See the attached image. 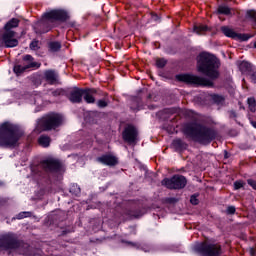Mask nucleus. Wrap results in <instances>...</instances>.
<instances>
[{"label": "nucleus", "instance_id": "nucleus-24", "mask_svg": "<svg viewBox=\"0 0 256 256\" xmlns=\"http://www.w3.org/2000/svg\"><path fill=\"white\" fill-rule=\"evenodd\" d=\"M212 99L217 105H223L225 103V98L221 95L214 94L212 95Z\"/></svg>", "mask_w": 256, "mask_h": 256}, {"label": "nucleus", "instance_id": "nucleus-31", "mask_svg": "<svg viewBox=\"0 0 256 256\" xmlns=\"http://www.w3.org/2000/svg\"><path fill=\"white\" fill-rule=\"evenodd\" d=\"M30 49L32 51H37V49H39V41H36V40L32 41L30 43Z\"/></svg>", "mask_w": 256, "mask_h": 256}, {"label": "nucleus", "instance_id": "nucleus-39", "mask_svg": "<svg viewBox=\"0 0 256 256\" xmlns=\"http://www.w3.org/2000/svg\"><path fill=\"white\" fill-rule=\"evenodd\" d=\"M97 105H98V107H100V108L107 107V101H105V100H99V101L97 102Z\"/></svg>", "mask_w": 256, "mask_h": 256}, {"label": "nucleus", "instance_id": "nucleus-23", "mask_svg": "<svg viewBox=\"0 0 256 256\" xmlns=\"http://www.w3.org/2000/svg\"><path fill=\"white\" fill-rule=\"evenodd\" d=\"M218 13H220V15H231V8L221 5L218 7Z\"/></svg>", "mask_w": 256, "mask_h": 256}, {"label": "nucleus", "instance_id": "nucleus-3", "mask_svg": "<svg viewBox=\"0 0 256 256\" xmlns=\"http://www.w3.org/2000/svg\"><path fill=\"white\" fill-rule=\"evenodd\" d=\"M23 132H20L19 126L4 122L0 125V147H17L19 139Z\"/></svg>", "mask_w": 256, "mask_h": 256}, {"label": "nucleus", "instance_id": "nucleus-22", "mask_svg": "<svg viewBox=\"0 0 256 256\" xmlns=\"http://www.w3.org/2000/svg\"><path fill=\"white\" fill-rule=\"evenodd\" d=\"M194 31L195 33H197V35H203V33H206V31H209V27L205 25H198L194 27Z\"/></svg>", "mask_w": 256, "mask_h": 256}, {"label": "nucleus", "instance_id": "nucleus-26", "mask_svg": "<svg viewBox=\"0 0 256 256\" xmlns=\"http://www.w3.org/2000/svg\"><path fill=\"white\" fill-rule=\"evenodd\" d=\"M247 101H248L249 110L252 113H255V111H256V101H255V98H248Z\"/></svg>", "mask_w": 256, "mask_h": 256}, {"label": "nucleus", "instance_id": "nucleus-19", "mask_svg": "<svg viewBox=\"0 0 256 256\" xmlns=\"http://www.w3.org/2000/svg\"><path fill=\"white\" fill-rule=\"evenodd\" d=\"M172 146L174 147V149H176V151H181V149H187V144L181 139L173 140Z\"/></svg>", "mask_w": 256, "mask_h": 256}, {"label": "nucleus", "instance_id": "nucleus-27", "mask_svg": "<svg viewBox=\"0 0 256 256\" xmlns=\"http://www.w3.org/2000/svg\"><path fill=\"white\" fill-rule=\"evenodd\" d=\"M247 17L253 21V27L256 29V12L253 10L248 11Z\"/></svg>", "mask_w": 256, "mask_h": 256}, {"label": "nucleus", "instance_id": "nucleus-10", "mask_svg": "<svg viewBox=\"0 0 256 256\" xmlns=\"http://www.w3.org/2000/svg\"><path fill=\"white\" fill-rule=\"evenodd\" d=\"M162 185L167 189H184L187 185V178L182 175H174L172 178L162 180Z\"/></svg>", "mask_w": 256, "mask_h": 256}, {"label": "nucleus", "instance_id": "nucleus-46", "mask_svg": "<svg viewBox=\"0 0 256 256\" xmlns=\"http://www.w3.org/2000/svg\"><path fill=\"white\" fill-rule=\"evenodd\" d=\"M155 20H157V16H156Z\"/></svg>", "mask_w": 256, "mask_h": 256}, {"label": "nucleus", "instance_id": "nucleus-41", "mask_svg": "<svg viewBox=\"0 0 256 256\" xmlns=\"http://www.w3.org/2000/svg\"><path fill=\"white\" fill-rule=\"evenodd\" d=\"M128 245H131V247H138L137 243L133 242H126Z\"/></svg>", "mask_w": 256, "mask_h": 256}, {"label": "nucleus", "instance_id": "nucleus-44", "mask_svg": "<svg viewBox=\"0 0 256 256\" xmlns=\"http://www.w3.org/2000/svg\"><path fill=\"white\" fill-rule=\"evenodd\" d=\"M254 47H255V49H256V42L254 43Z\"/></svg>", "mask_w": 256, "mask_h": 256}, {"label": "nucleus", "instance_id": "nucleus-5", "mask_svg": "<svg viewBox=\"0 0 256 256\" xmlns=\"http://www.w3.org/2000/svg\"><path fill=\"white\" fill-rule=\"evenodd\" d=\"M19 27V19L12 18L4 26V32L0 33V45H5L6 47H17L19 45V40L15 38V29Z\"/></svg>", "mask_w": 256, "mask_h": 256}, {"label": "nucleus", "instance_id": "nucleus-15", "mask_svg": "<svg viewBox=\"0 0 256 256\" xmlns=\"http://www.w3.org/2000/svg\"><path fill=\"white\" fill-rule=\"evenodd\" d=\"M222 33H224V35L226 37H230L231 39H241V41H248L249 37L245 34H237L235 31H233V29L227 27V26H223L221 28Z\"/></svg>", "mask_w": 256, "mask_h": 256}, {"label": "nucleus", "instance_id": "nucleus-13", "mask_svg": "<svg viewBox=\"0 0 256 256\" xmlns=\"http://www.w3.org/2000/svg\"><path fill=\"white\" fill-rule=\"evenodd\" d=\"M43 169L46 171H54L56 173H59L63 170V164L59 162L58 160H46L42 163Z\"/></svg>", "mask_w": 256, "mask_h": 256}, {"label": "nucleus", "instance_id": "nucleus-17", "mask_svg": "<svg viewBox=\"0 0 256 256\" xmlns=\"http://www.w3.org/2000/svg\"><path fill=\"white\" fill-rule=\"evenodd\" d=\"M44 79L50 84L55 85L57 79H59V75L55 70H46L44 72Z\"/></svg>", "mask_w": 256, "mask_h": 256}, {"label": "nucleus", "instance_id": "nucleus-21", "mask_svg": "<svg viewBox=\"0 0 256 256\" xmlns=\"http://www.w3.org/2000/svg\"><path fill=\"white\" fill-rule=\"evenodd\" d=\"M239 69H240L241 73H249V71H251V63H249L247 61H242L239 64Z\"/></svg>", "mask_w": 256, "mask_h": 256}, {"label": "nucleus", "instance_id": "nucleus-34", "mask_svg": "<svg viewBox=\"0 0 256 256\" xmlns=\"http://www.w3.org/2000/svg\"><path fill=\"white\" fill-rule=\"evenodd\" d=\"M144 212H131L129 214L130 217H135V219H139V217H143Z\"/></svg>", "mask_w": 256, "mask_h": 256}, {"label": "nucleus", "instance_id": "nucleus-38", "mask_svg": "<svg viewBox=\"0 0 256 256\" xmlns=\"http://www.w3.org/2000/svg\"><path fill=\"white\" fill-rule=\"evenodd\" d=\"M190 203H191L192 205H199V200L197 199L196 196H191V198H190Z\"/></svg>", "mask_w": 256, "mask_h": 256}, {"label": "nucleus", "instance_id": "nucleus-9", "mask_svg": "<svg viewBox=\"0 0 256 256\" xmlns=\"http://www.w3.org/2000/svg\"><path fill=\"white\" fill-rule=\"evenodd\" d=\"M20 245L21 242L17 234L9 232L0 236V247H3V249H18Z\"/></svg>", "mask_w": 256, "mask_h": 256}, {"label": "nucleus", "instance_id": "nucleus-37", "mask_svg": "<svg viewBox=\"0 0 256 256\" xmlns=\"http://www.w3.org/2000/svg\"><path fill=\"white\" fill-rule=\"evenodd\" d=\"M248 185H250V187H252V189L256 190V181L253 179H248L247 180Z\"/></svg>", "mask_w": 256, "mask_h": 256}, {"label": "nucleus", "instance_id": "nucleus-28", "mask_svg": "<svg viewBox=\"0 0 256 256\" xmlns=\"http://www.w3.org/2000/svg\"><path fill=\"white\" fill-rule=\"evenodd\" d=\"M70 193H72V195H79V193H81V188L77 184H72L70 187Z\"/></svg>", "mask_w": 256, "mask_h": 256}, {"label": "nucleus", "instance_id": "nucleus-45", "mask_svg": "<svg viewBox=\"0 0 256 256\" xmlns=\"http://www.w3.org/2000/svg\"><path fill=\"white\" fill-rule=\"evenodd\" d=\"M144 251H145V253H147V251H149V250L144 249Z\"/></svg>", "mask_w": 256, "mask_h": 256}, {"label": "nucleus", "instance_id": "nucleus-29", "mask_svg": "<svg viewBox=\"0 0 256 256\" xmlns=\"http://www.w3.org/2000/svg\"><path fill=\"white\" fill-rule=\"evenodd\" d=\"M156 65L157 67H159V69H163V67H165V65H167V60L160 58L156 60Z\"/></svg>", "mask_w": 256, "mask_h": 256}, {"label": "nucleus", "instance_id": "nucleus-4", "mask_svg": "<svg viewBox=\"0 0 256 256\" xmlns=\"http://www.w3.org/2000/svg\"><path fill=\"white\" fill-rule=\"evenodd\" d=\"M69 14L65 10H52L43 15L42 20L38 23V27H45L43 30H35L36 33H48L53 27L55 21H67Z\"/></svg>", "mask_w": 256, "mask_h": 256}, {"label": "nucleus", "instance_id": "nucleus-25", "mask_svg": "<svg viewBox=\"0 0 256 256\" xmlns=\"http://www.w3.org/2000/svg\"><path fill=\"white\" fill-rule=\"evenodd\" d=\"M49 49H50V51L55 53V52L59 51V49H61V43H59V42H50L49 43Z\"/></svg>", "mask_w": 256, "mask_h": 256}, {"label": "nucleus", "instance_id": "nucleus-8", "mask_svg": "<svg viewBox=\"0 0 256 256\" xmlns=\"http://www.w3.org/2000/svg\"><path fill=\"white\" fill-rule=\"evenodd\" d=\"M176 78L178 81H183L184 83H190L192 85H203L204 87H213V82L207 80L206 78L193 76L191 74H180Z\"/></svg>", "mask_w": 256, "mask_h": 256}, {"label": "nucleus", "instance_id": "nucleus-42", "mask_svg": "<svg viewBox=\"0 0 256 256\" xmlns=\"http://www.w3.org/2000/svg\"><path fill=\"white\" fill-rule=\"evenodd\" d=\"M250 253L252 256L255 255V249L251 248Z\"/></svg>", "mask_w": 256, "mask_h": 256}, {"label": "nucleus", "instance_id": "nucleus-20", "mask_svg": "<svg viewBox=\"0 0 256 256\" xmlns=\"http://www.w3.org/2000/svg\"><path fill=\"white\" fill-rule=\"evenodd\" d=\"M38 143L41 147H49V145H51V138L49 136L42 135L39 137Z\"/></svg>", "mask_w": 256, "mask_h": 256}, {"label": "nucleus", "instance_id": "nucleus-30", "mask_svg": "<svg viewBox=\"0 0 256 256\" xmlns=\"http://www.w3.org/2000/svg\"><path fill=\"white\" fill-rule=\"evenodd\" d=\"M243 187H245V182H243L241 180L234 182L235 191H237L239 189H243Z\"/></svg>", "mask_w": 256, "mask_h": 256}, {"label": "nucleus", "instance_id": "nucleus-6", "mask_svg": "<svg viewBox=\"0 0 256 256\" xmlns=\"http://www.w3.org/2000/svg\"><path fill=\"white\" fill-rule=\"evenodd\" d=\"M63 123V116L59 114H48L38 121V125L35 129L37 133L41 131H51V129H57Z\"/></svg>", "mask_w": 256, "mask_h": 256}, {"label": "nucleus", "instance_id": "nucleus-18", "mask_svg": "<svg viewBox=\"0 0 256 256\" xmlns=\"http://www.w3.org/2000/svg\"><path fill=\"white\" fill-rule=\"evenodd\" d=\"M95 93H97V90L95 89H86L83 90L82 97L86 103H95Z\"/></svg>", "mask_w": 256, "mask_h": 256}, {"label": "nucleus", "instance_id": "nucleus-2", "mask_svg": "<svg viewBox=\"0 0 256 256\" xmlns=\"http://www.w3.org/2000/svg\"><path fill=\"white\" fill-rule=\"evenodd\" d=\"M220 65L221 63L215 55L204 52L198 56V71L210 79H217L219 77Z\"/></svg>", "mask_w": 256, "mask_h": 256}, {"label": "nucleus", "instance_id": "nucleus-12", "mask_svg": "<svg viewBox=\"0 0 256 256\" xmlns=\"http://www.w3.org/2000/svg\"><path fill=\"white\" fill-rule=\"evenodd\" d=\"M122 137L127 143H135L137 141V128L131 125L127 126L122 133Z\"/></svg>", "mask_w": 256, "mask_h": 256}, {"label": "nucleus", "instance_id": "nucleus-11", "mask_svg": "<svg viewBox=\"0 0 256 256\" xmlns=\"http://www.w3.org/2000/svg\"><path fill=\"white\" fill-rule=\"evenodd\" d=\"M23 59L28 63L14 66V73H16V75H21V73L27 71V69H39V67H41V63L33 61V57L29 54L25 55Z\"/></svg>", "mask_w": 256, "mask_h": 256}, {"label": "nucleus", "instance_id": "nucleus-33", "mask_svg": "<svg viewBox=\"0 0 256 256\" xmlns=\"http://www.w3.org/2000/svg\"><path fill=\"white\" fill-rule=\"evenodd\" d=\"M64 93H65V91H63V89H57V90L52 91V95L54 97H59V95H63Z\"/></svg>", "mask_w": 256, "mask_h": 256}, {"label": "nucleus", "instance_id": "nucleus-40", "mask_svg": "<svg viewBox=\"0 0 256 256\" xmlns=\"http://www.w3.org/2000/svg\"><path fill=\"white\" fill-rule=\"evenodd\" d=\"M250 79H251L252 83H256V72H253V73L250 75Z\"/></svg>", "mask_w": 256, "mask_h": 256}, {"label": "nucleus", "instance_id": "nucleus-1", "mask_svg": "<svg viewBox=\"0 0 256 256\" xmlns=\"http://www.w3.org/2000/svg\"><path fill=\"white\" fill-rule=\"evenodd\" d=\"M184 135L193 141L202 143V145H207L217 137V132L213 128L205 125L189 123L184 126Z\"/></svg>", "mask_w": 256, "mask_h": 256}, {"label": "nucleus", "instance_id": "nucleus-35", "mask_svg": "<svg viewBox=\"0 0 256 256\" xmlns=\"http://www.w3.org/2000/svg\"><path fill=\"white\" fill-rule=\"evenodd\" d=\"M226 213L228 215H234V213H235V206H228V208L226 210Z\"/></svg>", "mask_w": 256, "mask_h": 256}, {"label": "nucleus", "instance_id": "nucleus-32", "mask_svg": "<svg viewBox=\"0 0 256 256\" xmlns=\"http://www.w3.org/2000/svg\"><path fill=\"white\" fill-rule=\"evenodd\" d=\"M25 217H31V212H20L17 215V219H25Z\"/></svg>", "mask_w": 256, "mask_h": 256}, {"label": "nucleus", "instance_id": "nucleus-14", "mask_svg": "<svg viewBox=\"0 0 256 256\" xmlns=\"http://www.w3.org/2000/svg\"><path fill=\"white\" fill-rule=\"evenodd\" d=\"M98 163H101L102 165H107L108 167H115L119 163V160L116 156H113L111 154H105L96 159Z\"/></svg>", "mask_w": 256, "mask_h": 256}, {"label": "nucleus", "instance_id": "nucleus-43", "mask_svg": "<svg viewBox=\"0 0 256 256\" xmlns=\"http://www.w3.org/2000/svg\"><path fill=\"white\" fill-rule=\"evenodd\" d=\"M252 126L256 129V122H251Z\"/></svg>", "mask_w": 256, "mask_h": 256}, {"label": "nucleus", "instance_id": "nucleus-16", "mask_svg": "<svg viewBox=\"0 0 256 256\" xmlns=\"http://www.w3.org/2000/svg\"><path fill=\"white\" fill-rule=\"evenodd\" d=\"M68 99L71 103H81L83 101V89H71L68 94Z\"/></svg>", "mask_w": 256, "mask_h": 256}, {"label": "nucleus", "instance_id": "nucleus-36", "mask_svg": "<svg viewBox=\"0 0 256 256\" xmlns=\"http://www.w3.org/2000/svg\"><path fill=\"white\" fill-rule=\"evenodd\" d=\"M43 101V99L41 98V95H36L34 97V104L35 105H39V103H41Z\"/></svg>", "mask_w": 256, "mask_h": 256}, {"label": "nucleus", "instance_id": "nucleus-7", "mask_svg": "<svg viewBox=\"0 0 256 256\" xmlns=\"http://www.w3.org/2000/svg\"><path fill=\"white\" fill-rule=\"evenodd\" d=\"M194 251L200 253L202 256H221L223 253L221 246L217 244H209L207 242L196 244L194 246Z\"/></svg>", "mask_w": 256, "mask_h": 256}]
</instances>
